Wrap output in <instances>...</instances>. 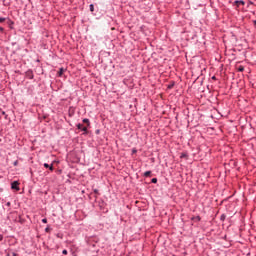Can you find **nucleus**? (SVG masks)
I'll return each mask as SVG.
<instances>
[{
    "instance_id": "f257e3e1",
    "label": "nucleus",
    "mask_w": 256,
    "mask_h": 256,
    "mask_svg": "<svg viewBox=\"0 0 256 256\" xmlns=\"http://www.w3.org/2000/svg\"><path fill=\"white\" fill-rule=\"evenodd\" d=\"M11 189H15L16 191H19V182L18 181L12 182Z\"/></svg>"
},
{
    "instance_id": "f03ea898",
    "label": "nucleus",
    "mask_w": 256,
    "mask_h": 256,
    "mask_svg": "<svg viewBox=\"0 0 256 256\" xmlns=\"http://www.w3.org/2000/svg\"><path fill=\"white\" fill-rule=\"evenodd\" d=\"M26 77H27V79H34V75H33V70H28L27 72H26Z\"/></svg>"
},
{
    "instance_id": "7ed1b4c3",
    "label": "nucleus",
    "mask_w": 256,
    "mask_h": 256,
    "mask_svg": "<svg viewBox=\"0 0 256 256\" xmlns=\"http://www.w3.org/2000/svg\"><path fill=\"white\" fill-rule=\"evenodd\" d=\"M234 5H236L237 7H239L240 5H245V1H243V0H236V1H234Z\"/></svg>"
},
{
    "instance_id": "20e7f679",
    "label": "nucleus",
    "mask_w": 256,
    "mask_h": 256,
    "mask_svg": "<svg viewBox=\"0 0 256 256\" xmlns=\"http://www.w3.org/2000/svg\"><path fill=\"white\" fill-rule=\"evenodd\" d=\"M63 73H65V69L64 68H60L59 72H58V76L61 77L63 75Z\"/></svg>"
},
{
    "instance_id": "39448f33",
    "label": "nucleus",
    "mask_w": 256,
    "mask_h": 256,
    "mask_svg": "<svg viewBox=\"0 0 256 256\" xmlns=\"http://www.w3.org/2000/svg\"><path fill=\"white\" fill-rule=\"evenodd\" d=\"M82 121L83 123H87L88 127L91 125V122L89 121L88 118H84Z\"/></svg>"
},
{
    "instance_id": "423d86ee",
    "label": "nucleus",
    "mask_w": 256,
    "mask_h": 256,
    "mask_svg": "<svg viewBox=\"0 0 256 256\" xmlns=\"http://www.w3.org/2000/svg\"><path fill=\"white\" fill-rule=\"evenodd\" d=\"M173 87H175V82H171V83L168 85V89H173Z\"/></svg>"
},
{
    "instance_id": "0eeeda50",
    "label": "nucleus",
    "mask_w": 256,
    "mask_h": 256,
    "mask_svg": "<svg viewBox=\"0 0 256 256\" xmlns=\"http://www.w3.org/2000/svg\"><path fill=\"white\" fill-rule=\"evenodd\" d=\"M81 131H83V132H84V135H87V127L82 126V130H81Z\"/></svg>"
},
{
    "instance_id": "6e6552de",
    "label": "nucleus",
    "mask_w": 256,
    "mask_h": 256,
    "mask_svg": "<svg viewBox=\"0 0 256 256\" xmlns=\"http://www.w3.org/2000/svg\"><path fill=\"white\" fill-rule=\"evenodd\" d=\"M76 127H77V129L82 130L83 129V124L79 123V124L76 125Z\"/></svg>"
},
{
    "instance_id": "1a4fd4ad",
    "label": "nucleus",
    "mask_w": 256,
    "mask_h": 256,
    "mask_svg": "<svg viewBox=\"0 0 256 256\" xmlns=\"http://www.w3.org/2000/svg\"><path fill=\"white\" fill-rule=\"evenodd\" d=\"M151 175V171H146L145 173H144V177H149Z\"/></svg>"
},
{
    "instance_id": "9d476101",
    "label": "nucleus",
    "mask_w": 256,
    "mask_h": 256,
    "mask_svg": "<svg viewBox=\"0 0 256 256\" xmlns=\"http://www.w3.org/2000/svg\"><path fill=\"white\" fill-rule=\"evenodd\" d=\"M238 71H240V73H243V71H245V68H243V66H240V67L238 68Z\"/></svg>"
},
{
    "instance_id": "9b49d317",
    "label": "nucleus",
    "mask_w": 256,
    "mask_h": 256,
    "mask_svg": "<svg viewBox=\"0 0 256 256\" xmlns=\"http://www.w3.org/2000/svg\"><path fill=\"white\" fill-rule=\"evenodd\" d=\"M185 157H187V153H182V154L180 155V158H181V159H185Z\"/></svg>"
},
{
    "instance_id": "f8f14e48",
    "label": "nucleus",
    "mask_w": 256,
    "mask_h": 256,
    "mask_svg": "<svg viewBox=\"0 0 256 256\" xmlns=\"http://www.w3.org/2000/svg\"><path fill=\"white\" fill-rule=\"evenodd\" d=\"M90 11H92V12L95 11V6H93V4H90Z\"/></svg>"
},
{
    "instance_id": "ddd939ff",
    "label": "nucleus",
    "mask_w": 256,
    "mask_h": 256,
    "mask_svg": "<svg viewBox=\"0 0 256 256\" xmlns=\"http://www.w3.org/2000/svg\"><path fill=\"white\" fill-rule=\"evenodd\" d=\"M4 21H7V18L0 17V23H4Z\"/></svg>"
},
{
    "instance_id": "4468645a",
    "label": "nucleus",
    "mask_w": 256,
    "mask_h": 256,
    "mask_svg": "<svg viewBox=\"0 0 256 256\" xmlns=\"http://www.w3.org/2000/svg\"><path fill=\"white\" fill-rule=\"evenodd\" d=\"M225 217H226L225 214H222L220 217L221 221H225Z\"/></svg>"
},
{
    "instance_id": "2eb2a0df",
    "label": "nucleus",
    "mask_w": 256,
    "mask_h": 256,
    "mask_svg": "<svg viewBox=\"0 0 256 256\" xmlns=\"http://www.w3.org/2000/svg\"><path fill=\"white\" fill-rule=\"evenodd\" d=\"M7 256H17V253L12 252L11 254H7Z\"/></svg>"
},
{
    "instance_id": "dca6fc26",
    "label": "nucleus",
    "mask_w": 256,
    "mask_h": 256,
    "mask_svg": "<svg viewBox=\"0 0 256 256\" xmlns=\"http://www.w3.org/2000/svg\"><path fill=\"white\" fill-rule=\"evenodd\" d=\"M151 183H157V178H152Z\"/></svg>"
},
{
    "instance_id": "f3484780",
    "label": "nucleus",
    "mask_w": 256,
    "mask_h": 256,
    "mask_svg": "<svg viewBox=\"0 0 256 256\" xmlns=\"http://www.w3.org/2000/svg\"><path fill=\"white\" fill-rule=\"evenodd\" d=\"M43 165H44V167H45L46 169H49V164H48V163H44Z\"/></svg>"
},
{
    "instance_id": "a211bd4d",
    "label": "nucleus",
    "mask_w": 256,
    "mask_h": 256,
    "mask_svg": "<svg viewBox=\"0 0 256 256\" xmlns=\"http://www.w3.org/2000/svg\"><path fill=\"white\" fill-rule=\"evenodd\" d=\"M48 169H50L51 171H53V164L49 165Z\"/></svg>"
},
{
    "instance_id": "6ab92c4d",
    "label": "nucleus",
    "mask_w": 256,
    "mask_h": 256,
    "mask_svg": "<svg viewBox=\"0 0 256 256\" xmlns=\"http://www.w3.org/2000/svg\"><path fill=\"white\" fill-rule=\"evenodd\" d=\"M67 253H68L67 250L62 251V255H67Z\"/></svg>"
},
{
    "instance_id": "aec40b11",
    "label": "nucleus",
    "mask_w": 256,
    "mask_h": 256,
    "mask_svg": "<svg viewBox=\"0 0 256 256\" xmlns=\"http://www.w3.org/2000/svg\"><path fill=\"white\" fill-rule=\"evenodd\" d=\"M3 31H5V29L0 26V33H3Z\"/></svg>"
},
{
    "instance_id": "412c9836",
    "label": "nucleus",
    "mask_w": 256,
    "mask_h": 256,
    "mask_svg": "<svg viewBox=\"0 0 256 256\" xmlns=\"http://www.w3.org/2000/svg\"><path fill=\"white\" fill-rule=\"evenodd\" d=\"M42 223H47V218L42 219Z\"/></svg>"
},
{
    "instance_id": "4be33fe9",
    "label": "nucleus",
    "mask_w": 256,
    "mask_h": 256,
    "mask_svg": "<svg viewBox=\"0 0 256 256\" xmlns=\"http://www.w3.org/2000/svg\"><path fill=\"white\" fill-rule=\"evenodd\" d=\"M7 207H11V202L6 203Z\"/></svg>"
},
{
    "instance_id": "5701e85b",
    "label": "nucleus",
    "mask_w": 256,
    "mask_h": 256,
    "mask_svg": "<svg viewBox=\"0 0 256 256\" xmlns=\"http://www.w3.org/2000/svg\"><path fill=\"white\" fill-rule=\"evenodd\" d=\"M17 164H18V162H17V161H15V162H14V166H15V167H17Z\"/></svg>"
},
{
    "instance_id": "b1692460",
    "label": "nucleus",
    "mask_w": 256,
    "mask_h": 256,
    "mask_svg": "<svg viewBox=\"0 0 256 256\" xmlns=\"http://www.w3.org/2000/svg\"><path fill=\"white\" fill-rule=\"evenodd\" d=\"M94 193H99V190L95 189V190H94Z\"/></svg>"
},
{
    "instance_id": "393cba45",
    "label": "nucleus",
    "mask_w": 256,
    "mask_h": 256,
    "mask_svg": "<svg viewBox=\"0 0 256 256\" xmlns=\"http://www.w3.org/2000/svg\"><path fill=\"white\" fill-rule=\"evenodd\" d=\"M3 239V235L0 234V241Z\"/></svg>"
},
{
    "instance_id": "a878e982",
    "label": "nucleus",
    "mask_w": 256,
    "mask_h": 256,
    "mask_svg": "<svg viewBox=\"0 0 256 256\" xmlns=\"http://www.w3.org/2000/svg\"><path fill=\"white\" fill-rule=\"evenodd\" d=\"M132 153H137V150H133Z\"/></svg>"
},
{
    "instance_id": "bb28decb",
    "label": "nucleus",
    "mask_w": 256,
    "mask_h": 256,
    "mask_svg": "<svg viewBox=\"0 0 256 256\" xmlns=\"http://www.w3.org/2000/svg\"><path fill=\"white\" fill-rule=\"evenodd\" d=\"M2 115H5V111H2Z\"/></svg>"
},
{
    "instance_id": "cd10ccee",
    "label": "nucleus",
    "mask_w": 256,
    "mask_h": 256,
    "mask_svg": "<svg viewBox=\"0 0 256 256\" xmlns=\"http://www.w3.org/2000/svg\"><path fill=\"white\" fill-rule=\"evenodd\" d=\"M45 231H46V232L49 231V228H46Z\"/></svg>"
},
{
    "instance_id": "c85d7f7f",
    "label": "nucleus",
    "mask_w": 256,
    "mask_h": 256,
    "mask_svg": "<svg viewBox=\"0 0 256 256\" xmlns=\"http://www.w3.org/2000/svg\"><path fill=\"white\" fill-rule=\"evenodd\" d=\"M254 25L256 26V20H254Z\"/></svg>"
},
{
    "instance_id": "c756f323",
    "label": "nucleus",
    "mask_w": 256,
    "mask_h": 256,
    "mask_svg": "<svg viewBox=\"0 0 256 256\" xmlns=\"http://www.w3.org/2000/svg\"><path fill=\"white\" fill-rule=\"evenodd\" d=\"M212 79H215V76H213Z\"/></svg>"
}]
</instances>
